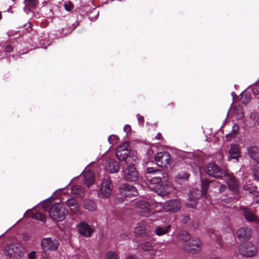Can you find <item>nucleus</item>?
Segmentation results:
<instances>
[{
  "label": "nucleus",
  "instance_id": "obj_1",
  "mask_svg": "<svg viewBox=\"0 0 259 259\" xmlns=\"http://www.w3.org/2000/svg\"><path fill=\"white\" fill-rule=\"evenodd\" d=\"M67 211L61 204L56 203L53 205L49 210L50 217L56 221H62L64 220Z\"/></svg>",
  "mask_w": 259,
  "mask_h": 259
},
{
  "label": "nucleus",
  "instance_id": "obj_2",
  "mask_svg": "<svg viewBox=\"0 0 259 259\" xmlns=\"http://www.w3.org/2000/svg\"><path fill=\"white\" fill-rule=\"evenodd\" d=\"M5 253L11 259H17L23 255L22 247L16 244H11L7 246Z\"/></svg>",
  "mask_w": 259,
  "mask_h": 259
},
{
  "label": "nucleus",
  "instance_id": "obj_3",
  "mask_svg": "<svg viewBox=\"0 0 259 259\" xmlns=\"http://www.w3.org/2000/svg\"><path fill=\"white\" fill-rule=\"evenodd\" d=\"M170 155L167 152L157 153L155 155V160L156 164L161 167L167 168L170 165Z\"/></svg>",
  "mask_w": 259,
  "mask_h": 259
},
{
  "label": "nucleus",
  "instance_id": "obj_4",
  "mask_svg": "<svg viewBox=\"0 0 259 259\" xmlns=\"http://www.w3.org/2000/svg\"><path fill=\"white\" fill-rule=\"evenodd\" d=\"M202 243L200 240L197 238H192L187 242L186 246V250L190 254L198 253L201 249Z\"/></svg>",
  "mask_w": 259,
  "mask_h": 259
},
{
  "label": "nucleus",
  "instance_id": "obj_5",
  "mask_svg": "<svg viewBox=\"0 0 259 259\" xmlns=\"http://www.w3.org/2000/svg\"><path fill=\"white\" fill-rule=\"evenodd\" d=\"M59 242L57 240L52 238H43L41 242V246L44 251H55L57 249Z\"/></svg>",
  "mask_w": 259,
  "mask_h": 259
},
{
  "label": "nucleus",
  "instance_id": "obj_6",
  "mask_svg": "<svg viewBox=\"0 0 259 259\" xmlns=\"http://www.w3.org/2000/svg\"><path fill=\"white\" fill-rule=\"evenodd\" d=\"M256 248L250 242L242 244L239 247V252L242 256L250 257L254 255L256 252Z\"/></svg>",
  "mask_w": 259,
  "mask_h": 259
},
{
  "label": "nucleus",
  "instance_id": "obj_7",
  "mask_svg": "<svg viewBox=\"0 0 259 259\" xmlns=\"http://www.w3.org/2000/svg\"><path fill=\"white\" fill-rule=\"evenodd\" d=\"M138 211L140 214L144 217H149L152 213L151 212L152 208L148 202L145 200L138 201L137 202Z\"/></svg>",
  "mask_w": 259,
  "mask_h": 259
},
{
  "label": "nucleus",
  "instance_id": "obj_8",
  "mask_svg": "<svg viewBox=\"0 0 259 259\" xmlns=\"http://www.w3.org/2000/svg\"><path fill=\"white\" fill-rule=\"evenodd\" d=\"M112 190V185L109 179L106 178L102 181L100 188V194L102 197H108Z\"/></svg>",
  "mask_w": 259,
  "mask_h": 259
},
{
  "label": "nucleus",
  "instance_id": "obj_9",
  "mask_svg": "<svg viewBox=\"0 0 259 259\" xmlns=\"http://www.w3.org/2000/svg\"><path fill=\"white\" fill-rule=\"evenodd\" d=\"M180 208V202L177 199L168 200L163 205V208L166 212H177Z\"/></svg>",
  "mask_w": 259,
  "mask_h": 259
},
{
  "label": "nucleus",
  "instance_id": "obj_10",
  "mask_svg": "<svg viewBox=\"0 0 259 259\" xmlns=\"http://www.w3.org/2000/svg\"><path fill=\"white\" fill-rule=\"evenodd\" d=\"M224 179L227 183L231 191L234 192L238 191L239 183L233 176L230 174H225L224 176Z\"/></svg>",
  "mask_w": 259,
  "mask_h": 259
},
{
  "label": "nucleus",
  "instance_id": "obj_11",
  "mask_svg": "<svg viewBox=\"0 0 259 259\" xmlns=\"http://www.w3.org/2000/svg\"><path fill=\"white\" fill-rule=\"evenodd\" d=\"M130 150L127 144H123L117 147L116 150V156L119 160H125L128 156Z\"/></svg>",
  "mask_w": 259,
  "mask_h": 259
},
{
  "label": "nucleus",
  "instance_id": "obj_12",
  "mask_svg": "<svg viewBox=\"0 0 259 259\" xmlns=\"http://www.w3.org/2000/svg\"><path fill=\"white\" fill-rule=\"evenodd\" d=\"M120 192L122 195L130 198L138 195L137 189L128 184L123 185L120 189Z\"/></svg>",
  "mask_w": 259,
  "mask_h": 259
},
{
  "label": "nucleus",
  "instance_id": "obj_13",
  "mask_svg": "<svg viewBox=\"0 0 259 259\" xmlns=\"http://www.w3.org/2000/svg\"><path fill=\"white\" fill-rule=\"evenodd\" d=\"M205 169L208 175L214 178H219L222 174V170L219 166L213 163L208 164Z\"/></svg>",
  "mask_w": 259,
  "mask_h": 259
},
{
  "label": "nucleus",
  "instance_id": "obj_14",
  "mask_svg": "<svg viewBox=\"0 0 259 259\" xmlns=\"http://www.w3.org/2000/svg\"><path fill=\"white\" fill-rule=\"evenodd\" d=\"M243 189L252 194L253 196L257 197L259 195V192L257 190V187L253 185L250 179L246 177L243 179Z\"/></svg>",
  "mask_w": 259,
  "mask_h": 259
},
{
  "label": "nucleus",
  "instance_id": "obj_15",
  "mask_svg": "<svg viewBox=\"0 0 259 259\" xmlns=\"http://www.w3.org/2000/svg\"><path fill=\"white\" fill-rule=\"evenodd\" d=\"M124 179L128 181H136L138 179V174L136 168L133 166H129L124 171Z\"/></svg>",
  "mask_w": 259,
  "mask_h": 259
},
{
  "label": "nucleus",
  "instance_id": "obj_16",
  "mask_svg": "<svg viewBox=\"0 0 259 259\" xmlns=\"http://www.w3.org/2000/svg\"><path fill=\"white\" fill-rule=\"evenodd\" d=\"M79 233L84 237H91L93 230L91 227L84 222H81L77 225Z\"/></svg>",
  "mask_w": 259,
  "mask_h": 259
},
{
  "label": "nucleus",
  "instance_id": "obj_17",
  "mask_svg": "<svg viewBox=\"0 0 259 259\" xmlns=\"http://www.w3.org/2000/svg\"><path fill=\"white\" fill-rule=\"evenodd\" d=\"M251 230L247 227L241 228L237 232V237L240 241L249 239L251 237Z\"/></svg>",
  "mask_w": 259,
  "mask_h": 259
},
{
  "label": "nucleus",
  "instance_id": "obj_18",
  "mask_svg": "<svg viewBox=\"0 0 259 259\" xmlns=\"http://www.w3.org/2000/svg\"><path fill=\"white\" fill-rule=\"evenodd\" d=\"M161 176H155L153 177L150 180V183L152 185H155V187L158 188L164 183L168 181V175L166 173L163 172L160 174Z\"/></svg>",
  "mask_w": 259,
  "mask_h": 259
},
{
  "label": "nucleus",
  "instance_id": "obj_19",
  "mask_svg": "<svg viewBox=\"0 0 259 259\" xmlns=\"http://www.w3.org/2000/svg\"><path fill=\"white\" fill-rule=\"evenodd\" d=\"M242 210L243 215L247 222H253L259 225V219L249 209L244 207Z\"/></svg>",
  "mask_w": 259,
  "mask_h": 259
},
{
  "label": "nucleus",
  "instance_id": "obj_20",
  "mask_svg": "<svg viewBox=\"0 0 259 259\" xmlns=\"http://www.w3.org/2000/svg\"><path fill=\"white\" fill-rule=\"evenodd\" d=\"M106 169L110 173H115L119 170V165L117 162L110 159L106 162Z\"/></svg>",
  "mask_w": 259,
  "mask_h": 259
},
{
  "label": "nucleus",
  "instance_id": "obj_21",
  "mask_svg": "<svg viewBox=\"0 0 259 259\" xmlns=\"http://www.w3.org/2000/svg\"><path fill=\"white\" fill-rule=\"evenodd\" d=\"M147 224L145 222L138 223L135 228V233L138 236H145L146 234Z\"/></svg>",
  "mask_w": 259,
  "mask_h": 259
},
{
  "label": "nucleus",
  "instance_id": "obj_22",
  "mask_svg": "<svg viewBox=\"0 0 259 259\" xmlns=\"http://www.w3.org/2000/svg\"><path fill=\"white\" fill-rule=\"evenodd\" d=\"M170 228L171 225L169 224L165 226H156L155 229V233L158 236L164 235L170 231Z\"/></svg>",
  "mask_w": 259,
  "mask_h": 259
},
{
  "label": "nucleus",
  "instance_id": "obj_23",
  "mask_svg": "<svg viewBox=\"0 0 259 259\" xmlns=\"http://www.w3.org/2000/svg\"><path fill=\"white\" fill-rule=\"evenodd\" d=\"M247 152L252 159L256 160L259 157V148L256 146H250L247 149Z\"/></svg>",
  "mask_w": 259,
  "mask_h": 259
},
{
  "label": "nucleus",
  "instance_id": "obj_24",
  "mask_svg": "<svg viewBox=\"0 0 259 259\" xmlns=\"http://www.w3.org/2000/svg\"><path fill=\"white\" fill-rule=\"evenodd\" d=\"M171 189V184L168 180L166 182L160 186V187L158 188V190L160 191L161 195H164L169 194Z\"/></svg>",
  "mask_w": 259,
  "mask_h": 259
},
{
  "label": "nucleus",
  "instance_id": "obj_25",
  "mask_svg": "<svg viewBox=\"0 0 259 259\" xmlns=\"http://www.w3.org/2000/svg\"><path fill=\"white\" fill-rule=\"evenodd\" d=\"M83 177L84 178V183L89 187L94 184L95 178L94 173L92 171L88 170L85 171L83 174Z\"/></svg>",
  "mask_w": 259,
  "mask_h": 259
},
{
  "label": "nucleus",
  "instance_id": "obj_26",
  "mask_svg": "<svg viewBox=\"0 0 259 259\" xmlns=\"http://www.w3.org/2000/svg\"><path fill=\"white\" fill-rule=\"evenodd\" d=\"M229 152L232 159L238 160L240 156V151L239 147L237 145H232Z\"/></svg>",
  "mask_w": 259,
  "mask_h": 259
},
{
  "label": "nucleus",
  "instance_id": "obj_27",
  "mask_svg": "<svg viewBox=\"0 0 259 259\" xmlns=\"http://www.w3.org/2000/svg\"><path fill=\"white\" fill-rule=\"evenodd\" d=\"M25 7L24 10L27 14H28L30 11V9L34 8L37 4V0H25L24 1Z\"/></svg>",
  "mask_w": 259,
  "mask_h": 259
},
{
  "label": "nucleus",
  "instance_id": "obj_28",
  "mask_svg": "<svg viewBox=\"0 0 259 259\" xmlns=\"http://www.w3.org/2000/svg\"><path fill=\"white\" fill-rule=\"evenodd\" d=\"M66 203L73 213H76L78 210L79 205L76 200L68 199Z\"/></svg>",
  "mask_w": 259,
  "mask_h": 259
},
{
  "label": "nucleus",
  "instance_id": "obj_29",
  "mask_svg": "<svg viewBox=\"0 0 259 259\" xmlns=\"http://www.w3.org/2000/svg\"><path fill=\"white\" fill-rule=\"evenodd\" d=\"M83 207L85 209L91 211H95L97 209V205L95 202L90 200L84 202Z\"/></svg>",
  "mask_w": 259,
  "mask_h": 259
},
{
  "label": "nucleus",
  "instance_id": "obj_30",
  "mask_svg": "<svg viewBox=\"0 0 259 259\" xmlns=\"http://www.w3.org/2000/svg\"><path fill=\"white\" fill-rule=\"evenodd\" d=\"M234 116L237 119H241L244 117L243 109L240 106H235L234 109Z\"/></svg>",
  "mask_w": 259,
  "mask_h": 259
},
{
  "label": "nucleus",
  "instance_id": "obj_31",
  "mask_svg": "<svg viewBox=\"0 0 259 259\" xmlns=\"http://www.w3.org/2000/svg\"><path fill=\"white\" fill-rule=\"evenodd\" d=\"M201 195L206 197L209 182L207 180L202 179L201 180Z\"/></svg>",
  "mask_w": 259,
  "mask_h": 259
},
{
  "label": "nucleus",
  "instance_id": "obj_32",
  "mask_svg": "<svg viewBox=\"0 0 259 259\" xmlns=\"http://www.w3.org/2000/svg\"><path fill=\"white\" fill-rule=\"evenodd\" d=\"M239 130V126L237 124H235L233 126L232 132L226 135V138L228 140H230L232 138H233L237 133Z\"/></svg>",
  "mask_w": 259,
  "mask_h": 259
},
{
  "label": "nucleus",
  "instance_id": "obj_33",
  "mask_svg": "<svg viewBox=\"0 0 259 259\" xmlns=\"http://www.w3.org/2000/svg\"><path fill=\"white\" fill-rule=\"evenodd\" d=\"M189 177V175L187 172L184 171L182 172L176 176V181L177 182H179L181 180L187 181Z\"/></svg>",
  "mask_w": 259,
  "mask_h": 259
},
{
  "label": "nucleus",
  "instance_id": "obj_34",
  "mask_svg": "<svg viewBox=\"0 0 259 259\" xmlns=\"http://www.w3.org/2000/svg\"><path fill=\"white\" fill-rule=\"evenodd\" d=\"M252 172L254 179L259 181V162H256L253 165L252 169Z\"/></svg>",
  "mask_w": 259,
  "mask_h": 259
},
{
  "label": "nucleus",
  "instance_id": "obj_35",
  "mask_svg": "<svg viewBox=\"0 0 259 259\" xmlns=\"http://www.w3.org/2000/svg\"><path fill=\"white\" fill-rule=\"evenodd\" d=\"M196 199L195 198H192L191 196H190L188 201L187 202V205L189 207L193 208L196 206Z\"/></svg>",
  "mask_w": 259,
  "mask_h": 259
},
{
  "label": "nucleus",
  "instance_id": "obj_36",
  "mask_svg": "<svg viewBox=\"0 0 259 259\" xmlns=\"http://www.w3.org/2000/svg\"><path fill=\"white\" fill-rule=\"evenodd\" d=\"M105 259H119L118 254L113 251H109L105 255Z\"/></svg>",
  "mask_w": 259,
  "mask_h": 259
},
{
  "label": "nucleus",
  "instance_id": "obj_37",
  "mask_svg": "<svg viewBox=\"0 0 259 259\" xmlns=\"http://www.w3.org/2000/svg\"><path fill=\"white\" fill-rule=\"evenodd\" d=\"M141 248L145 251L151 250L152 248V244L148 241L145 242L141 245Z\"/></svg>",
  "mask_w": 259,
  "mask_h": 259
},
{
  "label": "nucleus",
  "instance_id": "obj_38",
  "mask_svg": "<svg viewBox=\"0 0 259 259\" xmlns=\"http://www.w3.org/2000/svg\"><path fill=\"white\" fill-rule=\"evenodd\" d=\"M179 239L185 242H188L191 239L190 238V235L187 232H185L180 234Z\"/></svg>",
  "mask_w": 259,
  "mask_h": 259
},
{
  "label": "nucleus",
  "instance_id": "obj_39",
  "mask_svg": "<svg viewBox=\"0 0 259 259\" xmlns=\"http://www.w3.org/2000/svg\"><path fill=\"white\" fill-rule=\"evenodd\" d=\"M251 90L254 95L259 94V80L251 86Z\"/></svg>",
  "mask_w": 259,
  "mask_h": 259
},
{
  "label": "nucleus",
  "instance_id": "obj_40",
  "mask_svg": "<svg viewBox=\"0 0 259 259\" xmlns=\"http://www.w3.org/2000/svg\"><path fill=\"white\" fill-rule=\"evenodd\" d=\"M64 8L67 11H71L73 9V5L70 1H66L64 2Z\"/></svg>",
  "mask_w": 259,
  "mask_h": 259
},
{
  "label": "nucleus",
  "instance_id": "obj_41",
  "mask_svg": "<svg viewBox=\"0 0 259 259\" xmlns=\"http://www.w3.org/2000/svg\"><path fill=\"white\" fill-rule=\"evenodd\" d=\"M108 140L110 144L114 145L118 142L119 139L118 137L115 135H111L108 137Z\"/></svg>",
  "mask_w": 259,
  "mask_h": 259
},
{
  "label": "nucleus",
  "instance_id": "obj_42",
  "mask_svg": "<svg viewBox=\"0 0 259 259\" xmlns=\"http://www.w3.org/2000/svg\"><path fill=\"white\" fill-rule=\"evenodd\" d=\"M146 171L148 174H162L159 169H156L153 167H148L146 169Z\"/></svg>",
  "mask_w": 259,
  "mask_h": 259
},
{
  "label": "nucleus",
  "instance_id": "obj_43",
  "mask_svg": "<svg viewBox=\"0 0 259 259\" xmlns=\"http://www.w3.org/2000/svg\"><path fill=\"white\" fill-rule=\"evenodd\" d=\"M210 236L212 239L216 240V241H218L219 244L221 245L220 236L217 234L216 232L213 231Z\"/></svg>",
  "mask_w": 259,
  "mask_h": 259
},
{
  "label": "nucleus",
  "instance_id": "obj_44",
  "mask_svg": "<svg viewBox=\"0 0 259 259\" xmlns=\"http://www.w3.org/2000/svg\"><path fill=\"white\" fill-rule=\"evenodd\" d=\"M75 190H78V192H77V194H80V193L82 192V188L80 186H79V185H76V186H74L72 189V191L75 193Z\"/></svg>",
  "mask_w": 259,
  "mask_h": 259
},
{
  "label": "nucleus",
  "instance_id": "obj_45",
  "mask_svg": "<svg viewBox=\"0 0 259 259\" xmlns=\"http://www.w3.org/2000/svg\"><path fill=\"white\" fill-rule=\"evenodd\" d=\"M38 217H39V219L41 221L44 222L46 220V219H45V217H44V215L40 213H38L36 214V216H35L36 219H38Z\"/></svg>",
  "mask_w": 259,
  "mask_h": 259
},
{
  "label": "nucleus",
  "instance_id": "obj_46",
  "mask_svg": "<svg viewBox=\"0 0 259 259\" xmlns=\"http://www.w3.org/2000/svg\"><path fill=\"white\" fill-rule=\"evenodd\" d=\"M29 259H35L36 258V252L32 251L28 254Z\"/></svg>",
  "mask_w": 259,
  "mask_h": 259
},
{
  "label": "nucleus",
  "instance_id": "obj_47",
  "mask_svg": "<svg viewBox=\"0 0 259 259\" xmlns=\"http://www.w3.org/2000/svg\"><path fill=\"white\" fill-rule=\"evenodd\" d=\"M137 117L139 122L140 123L143 124L144 121V117L142 116V115H141L140 114H137Z\"/></svg>",
  "mask_w": 259,
  "mask_h": 259
},
{
  "label": "nucleus",
  "instance_id": "obj_48",
  "mask_svg": "<svg viewBox=\"0 0 259 259\" xmlns=\"http://www.w3.org/2000/svg\"><path fill=\"white\" fill-rule=\"evenodd\" d=\"M123 130L126 134L129 133L131 131V127L128 124H126L123 128Z\"/></svg>",
  "mask_w": 259,
  "mask_h": 259
},
{
  "label": "nucleus",
  "instance_id": "obj_49",
  "mask_svg": "<svg viewBox=\"0 0 259 259\" xmlns=\"http://www.w3.org/2000/svg\"><path fill=\"white\" fill-rule=\"evenodd\" d=\"M226 189V186L225 185H221L220 188V192H224Z\"/></svg>",
  "mask_w": 259,
  "mask_h": 259
},
{
  "label": "nucleus",
  "instance_id": "obj_50",
  "mask_svg": "<svg viewBox=\"0 0 259 259\" xmlns=\"http://www.w3.org/2000/svg\"><path fill=\"white\" fill-rule=\"evenodd\" d=\"M5 50H6V51H7V52H11L12 51L13 48L12 46L9 45L6 47Z\"/></svg>",
  "mask_w": 259,
  "mask_h": 259
},
{
  "label": "nucleus",
  "instance_id": "obj_51",
  "mask_svg": "<svg viewBox=\"0 0 259 259\" xmlns=\"http://www.w3.org/2000/svg\"><path fill=\"white\" fill-rule=\"evenodd\" d=\"M125 259H138V258L134 255H129Z\"/></svg>",
  "mask_w": 259,
  "mask_h": 259
},
{
  "label": "nucleus",
  "instance_id": "obj_52",
  "mask_svg": "<svg viewBox=\"0 0 259 259\" xmlns=\"http://www.w3.org/2000/svg\"><path fill=\"white\" fill-rule=\"evenodd\" d=\"M122 237H123V238L124 239H126L127 238H128V234L127 233L126 234H123V236H122Z\"/></svg>",
  "mask_w": 259,
  "mask_h": 259
},
{
  "label": "nucleus",
  "instance_id": "obj_53",
  "mask_svg": "<svg viewBox=\"0 0 259 259\" xmlns=\"http://www.w3.org/2000/svg\"><path fill=\"white\" fill-rule=\"evenodd\" d=\"M161 135L160 133H158L157 135L156 136L155 138L156 139L159 140L161 138Z\"/></svg>",
  "mask_w": 259,
  "mask_h": 259
},
{
  "label": "nucleus",
  "instance_id": "obj_54",
  "mask_svg": "<svg viewBox=\"0 0 259 259\" xmlns=\"http://www.w3.org/2000/svg\"><path fill=\"white\" fill-rule=\"evenodd\" d=\"M244 96H245V97H246V98H248V100H250V98L249 97H247V95H246V94L242 95V97L243 98Z\"/></svg>",
  "mask_w": 259,
  "mask_h": 259
},
{
  "label": "nucleus",
  "instance_id": "obj_55",
  "mask_svg": "<svg viewBox=\"0 0 259 259\" xmlns=\"http://www.w3.org/2000/svg\"><path fill=\"white\" fill-rule=\"evenodd\" d=\"M230 237H231L233 239H234V235H233L232 234L230 233Z\"/></svg>",
  "mask_w": 259,
  "mask_h": 259
}]
</instances>
